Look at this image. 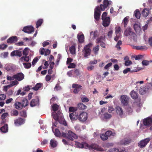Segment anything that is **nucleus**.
Instances as JSON below:
<instances>
[{
  "label": "nucleus",
  "mask_w": 152,
  "mask_h": 152,
  "mask_svg": "<svg viewBox=\"0 0 152 152\" xmlns=\"http://www.w3.org/2000/svg\"><path fill=\"white\" fill-rule=\"evenodd\" d=\"M51 107L54 111L52 113V116L55 121H58L59 118H62V114L60 110L58 111L57 113L55 112L59 109V106L57 104H54L52 105Z\"/></svg>",
  "instance_id": "1"
},
{
  "label": "nucleus",
  "mask_w": 152,
  "mask_h": 152,
  "mask_svg": "<svg viewBox=\"0 0 152 152\" xmlns=\"http://www.w3.org/2000/svg\"><path fill=\"white\" fill-rule=\"evenodd\" d=\"M107 7H105L102 4L100 5V8L99 6L97 7L95 9L94 17L96 20H98L99 19L100 15V10L104 11Z\"/></svg>",
  "instance_id": "2"
},
{
  "label": "nucleus",
  "mask_w": 152,
  "mask_h": 152,
  "mask_svg": "<svg viewBox=\"0 0 152 152\" xmlns=\"http://www.w3.org/2000/svg\"><path fill=\"white\" fill-rule=\"evenodd\" d=\"M61 135L63 137H66L70 140H73L74 139H76L77 138V135L71 131H68L67 134L62 133Z\"/></svg>",
  "instance_id": "3"
},
{
  "label": "nucleus",
  "mask_w": 152,
  "mask_h": 152,
  "mask_svg": "<svg viewBox=\"0 0 152 152\" xmlns=\"http://www.w3.org/2000/svg\"><path fill=\"white\" fill-rule=\"evenodd\" d=\"M92 43H90L85 46L84 49L83 50L84 57L87 58L88 56L90 55L91 50L90 48L92 46Z\"/></svg>",
  "instance_id": "4"
},
{
  "label": "nucleus",
  "mask_w": 152,
  "mask_h": 152,
  "mask_svg": "<svg viewBox=\"0 0 152 152\" xmlns=\"http://www.w3.org/2000/svg\"><path fill=\"white\" fill-rule=\"evenodd\" d=\"M124 35L125 36H129L130 37L134 40H135L136 39V34L131 31L130 27L127 28L124 31Z\"/></svg>",
  "instance_id": "5"
},
{
  "label": "nucleus",
  "mask_w": 152,
  "mask_h": 152,
  "mask_svg": "<svg viewBox=\"0 0 152 152\" xmlns=\"http://www.w3.org/2000/svg\"><path fill=\"white\" fill-rule=\"evenodd\" d=\"M28 102L27 99H25L23 101V103L15 101L14 104L15 108L17 109H21L23 107H25L28 105Z\"/></svg>",
  "instance_id": "6"
},
{
  "label": "nucleus",
  "mask_w": 152,
  "mask_h": 152,
  "mask_svg": "<svg viewBox=\"0 0 152 152\" xmlns=\"http://www.w3.org/2000/svg\"><path fill=\"white\" fill-rule=\"evenodd\" d=\"M150 140V139L149 138L142 140L138 143V145L141 148H143L146 146Z\"/></svg>",
  "instance_id": "7"
},
{
  "label": "nucleus",
  "mask_w": 152,
  "mask_h": 152,
  "mask_svg": "<svg viewBox=\"0 0 152 152\" xmlns=\"http://www.w3.org/2000/svg\"><path fill=\"white\" fill-rule=\"evenodd\" d=\"M88 113L85 112H83L81 113L79 115V120L82 122L86 121L88 118Z\"/></svg>",
  "instance_id": "8"
},
{
  "label": "nucleus",
  "mask_w": 152,
  "mask_h": 152,
  "mask_svg": "<svg viewBox=\"0 0 152 152\" xmlns=\"http://www.w3.org/2000/svg\"><path fill=\"white\" fill-rule=\"evenodd\" d=\"M78 113L77 112H74L69 114V117L72 121H75L79 119Z\"/></svg>",
  "instance_id": "9"
},
{
  "label": "nucleus",
  "mask_w": 152,
  "mask_h": 152,
  "mask_svg": "<svg viewBox=\"0 0 152 152\" xmlns=\"http://www.w3.org/2000/svg\"><path fill=\"white\" fill-rule=\"evenodd\" d=\"M75 145L77 147L80 148H85L87 149V148H89L88 144L86 142L80 143L77 142H75Z\"/></svg>",
  "instance_id": "10"
},
{
  "label": "nucleus",
  "mask_w": 152,
  "mask_h": 152,
  "mask_svg": "<svg viewBox=\"0 0 152 152\" xmlns=\"http://www.w3.org/2000/svg\"><path fill=\"white\" fill-rule=\"evenodd\" d=\"M22 31L25 33L31 34L34 31V29L33 26H29L24 27Z\"/></svg>",
  "instance_id": "11"
},
{
  "label": "nucleus",
  "mask_w": 152,
  "mask_h": 152,
  "mask_svg": "<svg viewBox=\"0 0 152 152\" xmlns=\"http://www.w3.org/2000/svg\"><path fill=\"white\" fill-rule=\"evenodd\" d=\"M129 98L125 95H122L121 97V101L124 105H126L128 103Z\"/></svg>",
  "instance_id": "12"
},
{
  "label": "nucleus",
  "mask_w": 152,
  "mask_h": 152,
  "mask_svg": "<svg viewBox=\"0 0 152 152\" xmlns=\"http://www.w3.org/2000/svg\"><path fill=\"white\" fill-rule=\"evenodd\" d=\"M82 86L77 84H74L72 85V87L75 88L73 90V92L75 94H77L81 90Z\"/></svg>",
  "instance_id": "13"
},
{
  "label": "nucleus",
  "mask_w": 152,
  "mask_h": 152,
  "mask_svg": "<svg viewBox=\"0 0 152 152\" xmlns=\"http://www.w3.org/2000/svg\"><path fill=\"white\" fill-rule=\"evenodd\" d=\"M143 123L144 125L151 126L152 124V119L148 117L143 120Z\"/></svg>",
  "instance_id": "14"
},
{
  "label": "nucleus",
  "mask_w": 152,
  "mask_h": 152,
  "mask_svg": "<svg viewBox=\"0 0 152 152\" xmlns=\"http://www.w3.org/2000/svg\"><path fill=\"white\" fill-rule=\"evenodd\" d=\"M14 77L15 79L20 81L24 79V75L21 73H19L16 75H14Z\"/></svg>",
  "instance_id": "15"
},
{
  "label": "nucleus",
  "mask_w": 152,
  "mask_h": 152,
  "mask_svg": "<svg viewBox=\"0 0 152 152\" xmlns=\"http://www.w3.org/2000/svg\"><path fill=\"white\" fill-rule=\"evenodd\" d=\"M116 109L117 113L120 117L123 118L124 117V112L122 108L118 106L116 107Z\"/></svg>",
  "instance_id": "16"
},
{
  "label": "nucleus",
  "mask_w": 152,
  "mask_h": 152,
  "mask_svg": "<svg viewBox=\"0 0 152 152\" xmlns=\"http://www.w3.org/2000/svg\"><path fill=\"white\" fill-rule=\"evenodd\" d=\"M98 35V32L97 31H91L90 34V38L91 40H94Z\"/></svg>",
  "instance_id": "17"
},
{
  "label": "nucleus",
  "mask_w": 152,
  "mask_h": 152,
  "mask_svg": "<svg viewBox=\"0 0 152 152\" xmlns=\"http://www.w3.org/2000/svg\"><path fill=\"white\" fill-rule=\"evenodd\" d=\"M102 20H103V25L104 27L108 26L110 24V19L109 17H107L106 18Z\"/></svg>",
  "instance_id": "18"
},
{
  "label": "nucleus",
  "mask_w": 152,
  "mask_h": 152,
  "mask_svg": "<svg viewBox=\"0 0 152 152\" xmlns=\"http://www.w3.org/2000/svg\"><path fill=\"white\" fill-rule=\"evenodd\" d=\"M88 146H89V148H87V149H93L99 151H103V149L101 148H99V146L95 144H92L91 145H88Z\"/></svg>",
  "instance_id": "19"
},
{
  "label": "nucleus",
  "mask_w": 152,
  "mask_h": 152,
  "mask_svg": "<svg viewBox=\"0 0 152 152\" xmlns=\"http://www.w3.org/2000/svg\"><path fill=\"white\" fill-rule=\"evenodd\" d=\"M131 140L130 138H125L121 140L120 143L121 145H126L128 144L131 142Z\"/></svg>",
  "instance_id": "20"
},
{
  "label": "nucleus",
  "mask_w": 152,
  "mask_h": 152,
  "mask_svg": "<svg viewBox=\"0 0 152 152\" xmlns=\"http://www.w3.org/2000/svg\"><path fill=\"white\" fill-rule=\"evenodd\" d=\"M15 124L16 126H18L22 124L24 122V120L23 119L20 118L15 120Z\"/></svg>",
  "instance_id": "21"
},
{
  "label": "nucleus",
  "mask_w": 152,
  "mask_h": 152,
  "mask_svg": "<svg viewBox=\"0 0 152 152\" xmlns=\"http://www.w3.org/2000/svg\"><path fill=\"white\" fill-rule=\"evenodd\" d=\"M17 40V37L16 36H13L8 39L7 41L8 43L12 44L16 42Z\"/></svg>",
  "instance_id": "22"
},
{
  "label": "nucleus",
  "mask_w": 152,
  "mask_h": 152,
  "mask_svg": "<svg viewBox=\"0 0 152 152\" xmlns=\"http://www.w3.org/2000/svg\"><path fill=\"white\" fill-rule=\"evenodd\" d=\"M22 54L21 52L19 50H15L12 52L10 54L11 56H18L20 57Z\"/></svg>",
  "instance_id": "23"
},
{
  "label": "nucleus",
  "mask_w": 152,
  "mask_h": 152,
  "mask_svg": "<svg viewBox=\"0 0 152 152\" xmlns=\"http://www.w3.org/2000/svg\"><path fill=\"white\" fill-rule=\"evenodd\" d=\"M134 28L137 32H139L141 30V27L139 23L135 24L134 25Z\"/></svg>",
  "instance_id": "24"
},
{
  "label": "nucleus",
  "mask_w": 152,
  "mask_h": 152,
  "mask_svg": "<svg viewBox=\"0 0 152 152\" xmlns=\"http://www.w3.org/2000/svg\"><path fill=\"white\" fill-rule=\"evenodd\" d=\"M132 48L134 49H136L137 50H146L147 48V47L145 46H132Z\"/></svg>",
  "instance_id": "25"
},
{
  "label": "nucleus",
  "mask_w": 152,
  "mask_h": 152,
  "mask_svg": "<svg viewBox=\"0 0 152 152\" xmlns=\"http://www.w3.org/2000/svg\"><path fill=\"white\" fill-rule=\"evenodd\" d=\"M107 152H126V151L124 148L122 150L119 151L118 149L114 148L109 150Z\"/></svg>",
  "instance_id": "26"
},
{
  "label": "nucleus",
  "mask_w": 152,
  "mask_h": 152,
  "mask_svg": "<svg viewBox=\"0 0 152 152\" xmlns=\"http://www.w3.org/2000/svg\"><path fill=\"white\" fill-rule=\"evenodd\" d=\"M30 59V58L29 56H23L20 59V60L21 61L23 62V61H25L26 62H28L29 61Z\"/></svg>",
  "instance_id": "27"
},
{
  "label": "nucleus",
  "mask_w": 152,
  "mask_h": 152,
  "mask_svg": "<svg viewBox=\"0 0 152 152\" xmlns=\"http://www.w3.org/2000/svg\"><path fill=\"white\" fill-rule=\"evenodd\" d=\"M148 88L144 87H141L140 89V93L141 94H144L148 91Z\"/></svg>",
  "instance_id": "28"
},
{
  "label": "nucleus",
  "mask_w": 152,
  "mask_h": 152,
  "mask_svg": "<svg viewBox=\"0 0 152 152\" xmlns=\"http://www.w3.org/2000/svg\"><path fill=\"white\" fill-rule=\"evenodd\" d=\"M77 38L78 40L80 42H83L84 41V37L83 34H78L77 35Z\"/></svg>",
  "instance_id": "29"
},
{
  "label": "nucleus",
  "mask_w": 152,
  "mask_h": 152,
  "mask_svg": "<svg viewBox=\"0 0 152 152\" xmlns=\"http://www.w3.org/2000/svg\"><path fill=\"white\" fill-rule=\"evenodd\" d=\"M50 144L51 147H55L57 145V142L55 139H53L51 140Z\"/></svg>",
  "instance_id": "30"
},
{
  "label": "nucleus",
  "mask_w": 152,
  "mask_h": 152,
  "mask_svg": "<svg viewBox=\"0 0 152 152\" xmlns=\"http://www.w3.org/2000/svg\"><path fill=\"white\" fill-rule=\"evenodd\" d=\"M130 95L131 97L134 99H136L137 97V94L135 91H132L130 93Z\"/></svg>",
  "instance_id": "31"
},
{
  "label": "nucleus",
  "mask_w": 152,
  "mask_h": 152,
  "mask_svg": "<svg viewBox=\"0 0 152 152\" xmlns=\"http://www.w3.org/2000/svg\"><path fill=\"white\" fill-rule=\"evenodd\" d=\"M149 13V10L147 9H145L143 10L142 13L143 16L146 17L148 15Z\"/></svg>",
  "instance_id": "32"
},
{
  "label": "nucleus",
  "mask_w": 152,
  "mask_h": 152,
  "mask_svg": "<svg viewBox=\"0 0 152 152\" xmlns=\"http://www.w3.org/2000/svg\"><path fill=\"white\" fill-rule=\"evenodd\" d=\"M38 104V100L37 99H32L30 103V105L31 107H34L37 105Z\"/></svg>",
  "instance_id": "33"
},
{
  "label": "nucleus",
  "mask_w": 152,
  "mask_h": 152,
  "mask_svg": "<svg viewBox=\"0 0 152 152\" xmlns=\"http://www.w3.org/2000/svg\"><path fill=\"white\" fill-rule=\"evenodd\" d=\"M1 131L4 133H6L8 130V126L7 125H5L1 128Z\"/></svg>",
  "instance_id": "34"
},
{
  "label": "nucleus",
  "mask_w": 152,
  "mask_h": 152,
  "mask_svg": "<svg viewBox=\"0 0 152 152\" xmlns=\"http://www.w3.org/2000/svg\"><path fill=\"white\" fill-rule=\"evenodd\" d=\"M70 52L72 54H75L76 53V49L75 47L72 46L69 48Z\"/></svg>",
  "instance_id": "35"
},
{
  "label": "nucleus",
  "mask_w": 152,
  "mask_h": 152,
  "mask_svg": "<svg viewBox=\"0 0 152 152\" xmlns=\"http://www.w3.org/2000/svg\"><path fill=\"white\" fill-rule=\"evenodd\" d=\"M105 134L107 136V137L111 136H114L115 135V132L113 133L111 131H108L106 132L105 133Z\"/></svg>",
  "instance_id": "36"
},
{
  "label": "nucleus",
  "mask_w": 152,
  "mask_h": 152,
  "mask_svg": "<svg viewBox=\"0 0 152 152\" xmlns=\"http://www.w3.org/2000/svg\"><path fill=\"white\" fill-rule=\"evenodd\" d=\"M18 114V112L15 110H12L11 112V115L12 116H17Z\"/></svg>",
  "instance_id": "37"
},
{
  "label": "nucleus",
  "mask_w": 152,
  "mask_h": 152,
  "mask_svg": "<svg viewBox=\"0 0 152 152\" xmlns=\"http://www.w3.org/2000/svg\"><path fill=\"white\" fill-rule=\"evenodd\" d=\"M23 65L24 67V68L26 69H28L30 68L31 66V64L30 63H23Z\"/></svg>",
  "instance_id": "38"
},
{
  "label": "nucleus",
  "mask_w": 152,
  "mask_h": 152,
  "mask_svg": "<svg viewBox=\"0 0 152 152\" xmlns=\"http://www.w3.org/2000/svg\"><path fill=\"white\" fill-rule=\"evenodd\" d=\"M134 14L135 17L137 19H139L140 18V14L139 11L137 10L134 12Z\"/></svg>",
  "instance_id": "39"
},
{
  "label": "nucleus",
  "mask_w": 152,
  "mask_h": 152,
  "mask_svg": "<svg viewBox=\"0 0 152 152\" xmlns=\"http://www.w3.org/2000/svg\"><path fill=\"white\" fill-rule=\"evenodd\" d=\"M111 3L112 2L110 1H108L107 0H104L103 2V5L107 7L109 5L111 4Z\"/></svg>",
  "instance_id": "40"
},
{
  "label": "nucleus",
  "mask_w": 152,
  "mask_h": 152,
  "mask_svg": "<svg viewBox=\"0 0 152 152\" xmlns=\"http://www.w3.org/2000/svg\"><path fill=\"white\" fill-rule=\"evenodd\" d=\"M41 84L37 83L32 88L35 91H37L41 87Z\"/></svg>",
  "instance_id": "41"
},
{
  "label": "nucleus",
  "mask_w": 152,
  "mask_h": 152,
  "mask_svg": "<svg viewBox=\"0 0 152 152\" xmlns=\"http://www.w3.org/2000/svg\"><path fill=\"white\" fill-rule=\"evenodd\" d=\"M129 17H125L123 20V23L124 25V27H126L128 23V19Z\"/></svg>",
  "instance_id": "42"
},
{
  "label": "nucleus",
  "mask_w": 152,
  "mask_h": 152,
  "mask_svg": "<svg viewBox=\"0 0 152 152\" xmlns=\"http://www.w3.org/2000/svg\"><path fill=\"white\" fill-rule=\"evenodd\" d=\"M78 106L79 108L82 110H83L86 109V106L83 103H79L78 104Z\"/></svg>",
  "instance_id": "43"
},
{
  "label": "nucleus",
  "mask_w": 152,
  "mask_h": 152,
  "mask_svg": "<svg viewBox=\"0 0 152 152\" xmlns=\"http://www.w3.org/2000/svg\"><path fill=\"white\" fill-rule=\"evenodd\" d=\"M104 38L102 37H101L96 40V42L98 43H99L102 42H103Z\"/></svg>",
  "instance_id": "44"
},
{
  "label": "nucleus",
  "mask_w": 152,
  "mask_h": 152,
  "mask_svg": "<svg viewBox=\"0 0 152 152\" xmlns=\"http://www.w3.org/2000/svg\"><path fill=\"white\" fill-rule=\"evenodd\" d=\"M54 134L55 136L56 137H60L61 135V133L59 130L57 129H56L55 130Z\"/></svg>",
  "instance_id": "45"
},
{
  "label": "nucleus",
  "mask_w": 152,
  "mask_h": 152,
  "mask_svg": "<svg viewBox=\"0 0 152 152\" xmlns=\"http://www.w3.org/2000/svg\"><path fill=\"white\" fill-rule=\"evenodd\" d=\"M111 117V115L110 114L108 113H105L104 114V118L105 119H110Z\"/></svg>",
  "instance_id": "46"
},
{
  "label": "nucleus",
  "mask_w": 152,
  "mask_h": 152,
  "mask_svg": "<svg viewBox=\"0 0 152 152\" xmlns=\"http://www.w3.org/2000/svg\"><path fill=\"white\" fill-rule=\"evenodd\" d=\"M8 53L7 52H4L1 53L0 56L1 58H5L7 57L8 56Z\"/></svg>",
  "instance_id": "47"
},
{
  "label": "nucleus",
  "mask_w": 152,
  "mask_h": 152,
  "mask_svg": "<svg viewBox=\"0 0 152 152\" xmlns=\"http://www.w3.org/2000/svg\"><path fill=\"white\" fill-rule=\"evenodd\" d=\"M43 22V20L40 19L37 22L36 25L37 28H38L39 26H40Z\"/></svg>",
  "instance_id": "48"
},
{
  "label": "nucleus",
  "mask_w": 152,
  "mask_h": 152,
  "mask_svg": "<svg viewBox=\"0 0 152 152\" xmlns=\"http://www.w3.org/2000/svg\"><path fill=\"white\" fill-rule=\"evenodd\" d=\"M29 51V49L28 48H26L23 50V55L27 56L28 55Z\"/></svg>",
  "instance_id": "49"
},
{
  "label": "nucleus",
  "mask_w": 152,
  "mask_h": 152,
  "mask_svg": "<svg viewBox=\"0 0 152 152\" xmlns=\"http://www.w3.org/2000/svg\"><path fill=\"white\" fill-rule=\"evenodd\" d=\"M122 44V42L121 41L119 40L118 41V42L116 44L115 47L117 48L118 49L120 50L121 49V47L120 46Z\"/></svg>",
  "instance_id": "50"
},
{
  "label": "nucleus",
  "mask_w": 152,
  "mask_h": 152,
  "mask_svg": "<svg viewBox=\"0 0 152 152\" xmlns=\"http://www.w3.org/2000/svg\"><path fill=\"white\" fill-rule=\"evenodd\" d=\"M100 137L103 141L107 140L108 139V137L105 134H101L100 135Z\"/></svg>",
  "instance_id": "51"
},
{
  "label": "nucleus",
  "mask_w": 152,
  "mask_h": 152,
  "mask_svg": "<svg viewBox=\"0 0 152 152\" xmlns=\"http://www.w3.org/2000/svg\"><path fill=\"white\" fill-rule=\"evenodd\" d=\"M121 31V28L119 26H117L115 28V33L116 35H119L120 33V31Z\"/></svg>",
  "instance_id": "52"
},
{
  "label": "nucleus",
  "mask_w": 152,
  "mask_h": 152,
  "mask_svg": "<svg viewBox=\"0 0 152 152\" xmlns=\"http://www.w3.org/2000/svg\"><path fill=\"white\" fill-rule=\"evenodd\" d=\"M77 109V108L74 107H70L69 108V111L70 112H76Z\"/></svg>",
  "instance_id": "53"
},
{
  "label": "nucleus",
  "mask_w": 152,
  "mask_h": 152,
  "mask_svg": "<svg viewBox=\"0 0 152 152\" xmlns=\"http://www.w3.org/2000/svg\"><path fill=\"white\" fill-rule=\"evenodd\" d=\"M6 98V96L4 94H0V100H4Z\"/></svg>",
  "instance_id": "54"
},
{
  "label": "nucleus",
  "mask_w": 152,
  "mask_h": 152,
  "mask_svg": "<svg viewBox=\"0 0 152 152\" xmlns=\"http://www.w3.org/2000/svg\"><path fill=\"white\" fill-rule=\"evenodd\" d=\"M7 47V45L5 44H1L0 45V49L4 50Z\"/></svg>",
  "instance_id": "55"
},
{
  "label": "nucleus",
  "mask_w": 152,
  "mask_h": 152,
  "mask_svg": "<svg viewBox=\"0 0 152 152\" xmlns=\"http://www.w3.org/2000/svg\"><path fill=\"white\" fill-rule=\"evenodd\" d=\"M82 101L83 102H87L89 101V99L88 98L85 96L82 97L81 98Z\"/></svg>",
  "instance_id": "56"
},
{
  "label": "nucleus",
  "mask_w": 152,
  "mask_h": 152,
  "mask_svg": "<svg viewBox=\"0 0 152 152\" xmlns=\"http://www.w3.org/2000/svg\"><path fill=\"white\" fill-rule=\"evenodd\" d=\"M126 111L129 114H130L132 113L133 111L132 109L130 107H128L126 109Z\"/></svg>",
  "instance_id": "57"
},
{
  "label": "nucleus",
  "mask_w": 152,
  "mask_h": 152,
  "mask_svg": "<svg viewBox=\"0 0 152 152\" xmlns=\"http://www.w3.org/2000/svg\"><path fill=\"white\" fill-rule=\"evenodd\" d=\"M18 83V82L16 81L15 80L13 81L9 85L10 87H11L14 86H15L17 85Z\"/></svg>",
  "instance_id": "58"
},
{
  "label": "nucleus",
  "mask_w": 152,
  "mask_h": 152,
  "mask_svg": "<svg viewBox=\"0 0 152 152\" xmlns=\"http://www.w3.org/2000/svg\"><path fill=\"white\" fill-rule=\"evenodd\" d=\"M99 46L97 45L93 48V50L94 51L95 54H97L99 50Z\"/></svg>",
  "instance_id": "59"
},
{
  "label": "nucleus",
  "mask_w": 152,
  "mask_h": 152,
  "mask_svg": "<svg viewBox=\"0 0 152 152\" xmlns=\"http://www.w3.org/2000/svg\"><path fill=\"white\" fill-rule=\"evenodd\" d=\"M67 75L69 77H73L74 76L73 72L72 71L68 72L67 73Z\"/></svg>",
  "instance_id": "60"
},
{
  "label": "nucleus",
  "mask_w": 152,
  "mask_h": 152,
  "mask_svg": "<svg viewBox=\"0 0 152 152\" xmlns=\"http://www.w3.org/2000/svg\"><path fill=\"white\" fill-rule=\"evenodd\" d=\"M8 115V114L7 113H3L1 116V118L2 119H4L5 118L7 117Z\"/></svg>",
  "instance_id": "61"
},
{
  "label": "nucleus",
  "mask_w": 152,
  "mask_h": 152,
  "mask_svg": "<svg viewBox=\"0 0 152 152\" xmlns=\"http://www.w3.org/2000/svg\"><path fill=\"white\" fill-rule=\"evenodd\" d=\"M142 64L143 66H147L149 64V62L147 60H144L142 62Z\"/></svg>",
  "instance_id": "62"
},
{
  "label": "nucleus",
  "mask_w": 152,
  "mask_h": 152,
  "mask_svg": "<svg viewBox=\"0 0 152 152\" xmlns=\"http://www.w3.org/2000/svg\"><path fill=\"white\" fill-rule=\"evenodd\" d=\"M107 15V13L106 12H103L102 15V20L104 19L107 18V17H106Z\"/></svg>",
  "instance_id": "63"
},
{
  "label": "nucleus",
  "mask_w": 152,
  "mask_h": 152,
  "mask_svg": "<svg viewBox=\"0 0 152 152\" xmlns=\"http://www.w3.org/2000/svg\"><path fill=\"white\" fill-rule=\"evenodd\" d=\"M75 67V65L73 63H70L68 66V68H74Z\"/></svg>",
  "instance_id": "64"
}]
</instances>
